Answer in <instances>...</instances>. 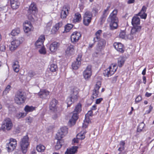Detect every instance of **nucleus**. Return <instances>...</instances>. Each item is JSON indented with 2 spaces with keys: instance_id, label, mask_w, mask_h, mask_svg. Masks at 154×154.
I'll return each mask as SVG.
<instances>
[{
  "instance_id": "obj_1",
  "label": "nucleus",
  "mask_w": 154,
  "mask_h": 154,
  "mask_svg": "<svg viewBox=\"0 0 154 154\" xmlns=\"http://www.w3.org/2000/svg\"><path fill=\"white\" fill-rule=\"evenodd\" d=\"M79 90L76 87L73 88L71 91V97H68L66 100L67 106L69 107L74 102L77 100L79 96Z\"/></svg>"
},
{
  "instance_id": "obj_2",
  "label": "nucleus",
  "mask_w": 154,
  "mask_h": 154,
  "mask_svg": "<svg viewBox=\"0 0 154 154\" xmlns=\"http://www.w3.org/2000/svg\"><path fill=\"white\" fill-rule=\"evenodd\" d=\"M117 13V10H114L109 17L108 19L110 21V27L111 29H116L118 26V20L116 16Z\"/></svg>"
},
{
  "instance_id": "obj_3",
  "label": "nucleus",
  "mask_w": 154,
  "mask_h": 154,
  "mask_svg": "<svg viewBox=\"0 0 154 154\" xmlns=\"http://www.w3.org/2000/svg\"><path fill=\"white\" fill-rule=\"evenodd\" d=\"M81 105L80 103H79L75 106V109L73 112L72 118L69 120V122L71 126L75 124L78 118V114L81 111Z\"/></svg>"
},
{
  "instance_id": "obj_4",
  "label": "nucleus",
  "mask_w": 154,
  "mask_h": 154,
  "mask_svg": "<svg viewBox=\"0 0 154 154\" xmlns=\"http://www.w3.org/2000/svg\"><path fill=\"white\" fill-rule=\"evenodd\" d=\"M29 145L30 142L27 135L24 136L21 138L20 142V145L23 153H25L27 152Z\"/></svg>"
},
{
  "instance_id": "obj_5",
  "label": "nucleus",
  "mask_w": 154,
  "mask_h": 154,
  "mask_svg": "<svg viewBox=\"0 0 154 154\" xmlns=\"http://www.w3.org/2000/svg\"><path fill=\"white\" fill-rule=\"evenodd\" d=\"M24 39L23 38L20 37L13 40L11 42V46L10 47V51H14L16 50L20 45L23 42Z\"/></svg>"
},
{
  "instance_id": "obj_6",
  "label": "nucleus",
  "mask_w": 154,
  "mask_h": 154,
  "mask_svg": "<svg viewBox=\"0 0 154 154\" xmlns=\"http://www.w3.org/2000/svg\"><path fill=\"white\" fill-rule=\"evenodd\" d=\"M26 100V97L22 92H17L15 95V102L17 104L20 105L24 103Z\"/></svg>"
},
{
  "instance_id": "obj_7",
  "label": "nucleus",
  "mask_w": 154,
  "mask_h": 154,
  "mask_svg": "<svg viewBox=\"0 0 154 154\" xmlns=\"http://www.w3.org/2000/svg\"><path fill=\"white\" fill-rule=\"evenodd\" d=\"M17 146L16 140L13 138H10L9 140V142L6 144V148L8 151L10 152L15 149Z\"/></svg>"
},
{
  "instance_id": "obj_8",
  "label": "nucleus",
  "mask_w": 154,
  "mask_h": 154,
  "mask_svg": "<svg viewBox=\"0 0 154 154\" xmlns=\"http://www.w3.org/2000/svg\"><path fill=\"white\" fill-rule=\"evenodd\" d=\"M93 15L90 11H87L84 13L83 16V23L86 26H88L91 22Z\"/></svg>"
},
{
  "instance_id": "obj_9",
  "label": "nucleus",
  "mask_w": 154,
  "mask_h": 154,
  "mask_svg": "<svg viewBox=\"0 0 154 154\" xmlns=\"http://www.w3.org/2000/svg\"><path fill=\"white\" fill-rule=\"evenodd\" d=\"M13 125L11 119L9 118L5 119L2 125V128L3 130H10L11 129Z\"/></svg>"
},
{
  "instance_id": "obj_10",
  "label": "nucleus",
  "mask_w": 154,
  "mask_h": 154,
  "mask_svg": "<svg viewBox=\"0 0 154 154\" xmlns=\"http://www.w3.org/2000/svg\"><path fill=\"white\" fill-rule=\"evenodd\" d=\"M141 29V27L140 26H133L131 30V34L128 35L129 39H131L134 37L137 36Z\"/></svg>"
},
{
  "instance_id": "obj_11",
  "label": "nucleus",
  "mask_w": 154,
  "mask_h": 154,
  "mask_svg": "<svg viewBox=\"0 0 154 154\" xmlns=\"http://www.w3.org/2000/svg\"><path fill=\"white\" fill-rule=\"evenodd\" d=\"M37 10V9L35 4L34 3H32L28 11V17L29 19L31 20H32V19H34L35 14Z\"/></svg>"
},
{
  "instance_id": "obj_12",
  "label": "nucleus",
  "mask_w": 154,
  "mask_h": 154,
  "mask_svg": "<svg viewBox=\"0 0 154 154\" xmlns=\"http://www.w3.org/2000/svg\"><path fill=\"white\" fill-rule=\"evenodd\" d=\"M116 66L114 64H112L109 68L104 70L103 75L105 77H108L113 74L117 70Z\"/></svg>"
},
{
  "instance_id": "obj_13",
  "label": "nucleus",
  "mask_w": 154,
  "mask_h": 154,
  "mask_svg": "<svg viewBox=\"0 0 154 154\" xmlns=\"http://www.w3.org/2000/svg\"><path fill=\"white\" fill-rule=\"evenodd\" d=\"M23 26L24 31L26 33H28L33 29L32 23L28 21H26L23 23Z\"/></svg>"
},
{
  "instance_id": "obj_14",
  "label": "nucleus",
  "mask_w": 154,
  "mask_h": 154,
  "mask_svg": "<svg viewBox=\"0 0 154 154\" xmlns=\"http://www.w3.org/2000/svg\"><path fill=\"white\" fill-rule=\"evenodd\" d=\"M68 128L66 127L61 128L56 134V138L58 139H61L63 137L68 133Z\"/></svg>"
},
{
  "instance_id": "obj_15",
  "label": "nucleus",
  "mask_w": 154,
  "mask_h": 154,
  "mask_svg": "<svg viewBox=\"0 0 154 154\" xmlns=\"http://www.w3.org/2000/svg\"><path fill=\"white\" fill-rule=\"evenodd\" d=\"M82 57L81 54H79L76 58V61L72 63V66L73 69L76 70L79 68L81 63Z\"/></svg>"
},
{
  "instance_id": "obj_16",
  "label": "nucleus",
  "mask_w": 154,
  "mask_h": 154,
  "mask_svg": "<svg viewBox=\"0 0 154 154\" xmlns=\"http://www.w3.org/2000/svg\"><path fill=\"white\" fill-rule=\"evenodd\" d=\"M81 37V35L80 32L77 31L73 32L71 36V42L73 43H75L79 40Z\"/></svg>"
},
{
  "instance_id": "obj_17",
  "label": "nucleus",
  "mask_w": 154,
  "mask_h": 154,
  "mask_svg": "<svg viewBox=\"0 0 154 154\" xmlns=\"http://www.w3.org/2000/svg\"><path fill=\"white\" fill-rule=\"evenodd\" d=\"M92 75L91 67V66H88L83 72V76L86 80L90 79Z\"/></svg>"
},
{
  "instance_id": "obj_18",
  "label": "nucleus",
  "mask_w": 154,
  "mask_h": 154,
  "mask_svg": "<svg viewBox=\"0 0 154 154\" xmlns=\"http://www.w3.org/2000/svg\"><path fill=\"white\" fill-rule=\"evenodd\" d=\"M45 39V36L43 35H40L35 43V47L37 48H40L43 46V43Z\"/></svg>"
},
{
  "instance_id": "obj_19",
  "label": "nucleus",
  "mask_w": 154,
  "mask_h": 154,
  "mask_svg": "<svg viewBox=\"0 0 154 154\" xmlns=\"http://www.w3.org/2000/svg\"><path fill=\"white\" fill-rule=\"evenodd\" d=\"M70 7L68 5H64L61 12V17L62 18H66L69 14Z\"/></svg>"
},
{
  "instance_id": "obj_20",
  "label": "nucleus",
  "mask_w": 154,
  "mask_h": 154,
  "mask_svg": "<svg viewBox=\"0 0 154 154\" xmlns=\"http://www.w3.org/2000/svg\"><path fill=\"white\" fill-rule=\"evenodd\" d=\"M60 46V44L57 42H54L50 45V50L52 52H54L57 51Z\"/></svg>"
},
{
  "instance_id": "obj_21",
  "label": "nucleus",
  "mask_w": 154,
  "mask_h": 154,
  "mask_svg": "<svg viewBox=\"0 0 154 154\" xmlns=\"http://www.w3.org/2000/svg\"><path fill=\"white\" fill-rule=\"evenodd\" d=\"M113 45L115 48L118 51L121 53H123L124 51V46L121 43L115 42Z\"/></svg>"
},
{
  "instance_id": "obj_22",
  "label": "nucleus",
  "mask_w": 154,
  "mask_h": 154,
  "mask_svg": "<svg viewBox=\"0 0 154 154\" xmlns=\"http://www.w3.org/2000/svg\"><path fill=\"white\" fill-rule=\"evenodd\" d=\"M50 92L46 90H42L38 92V95L41 98H45L49 95Z\"/></svg>"
},
{
  "instance_id": "obj_23",
  "label": "nucleus",
  "mask_w": 154,
  "mask_h": 154,
  "mask_svg": "<svg viewBox=\"0 0 154 154\" xmlns=\"http://www.w3.org/2000/svg\"><path fill=\"white\" fill-rule=\"evenodd\" d=\"M81 14L77 12L74 15L72 20V22L75 23H79L81 21Z\"/></svg>"
},
{
  "instance_id": "obj_24",
  "label": "nucleus",
  "mask_w": 154,
  "mask_h": 154,
  "mask_svg": "<svg viewBox=\"0 0 154 154\" xmlns=\"http://www.w3.org/2000/svg\"><path fill=\"white\" fill-rule=\"evenodd\" d=\"M75 51L74 46L72 45H69L66 51V53L67 55H71L74 53Z\"/></svg>"
},
{
  "instance_id": "obj_25",
  "label": "nucleus",
  "mask_w": 154,
  "mask_h": 154,
  "mask_svg": "<svg viewBox=\"0 0 154 154\" xmlns=\"http://www.w3.org/2000/svg\"><path fill=\"white\" fill-rule=\"evenodd\" d=\"M78 148V146H73L71 148L67 149L65 154H75L77 152Z\"/></svg>"
},
{
  "instance_id": "obj_26",
  "label": "nucleus",
  "mask_w": 154,
  "mask_h": 154,
  "mask_svg": "<svg viewBox=\"0 0 154 154\" xmlns=\"http://www.w3.org/2000/svg\"><path fill=\"white\" fill-rule=\"evenodd\" d=\"M10 2L11 6L13 9H16L18 8L20 5L18 0H10Z\"/></svg>"
},
{
  "instance_id": "obj_27",
  "label": "nucleus",
  "mask_w": 154,
  "mask_h": 154,
  "mask_svg": "<svg viewBox=\"0 0 154 154\" xmlns=\"http://www.w3.org/2000/svg\"><path fill=\"white\" fill-rule=\"evenodd\" d=\"M146 9V8L145 6H143L140 12L138 14L142 19H145L146 18L147 14L145 13Z\"/></svg>"
},
{
  "instance_id": "obj_28",
  "label": "nucleus",
  "mask_w": 154,
  "mask_h": 154,
  "mask_svg": "<svg viewBox=\"0 0 154 154\" xmlns=\"http://www.w3.org/2000/svg\"><path fill=\"white\" fill-rule=\"evenodd\" d=\"M57 101L55 99H53L49 105V108L51 110L54 111L57 108Z\"/></svg>"
},
{
  "instance_id": "obj_29",
  "label": "nucleus",
  "mask_w": 154,
  "mask_h": 154,
  "mask_svg": "<svg viewBox=\"0 0 154 154\" xmlns=\"http://www.w3.org/2000/svg\"><path fill=\"white\" fill-rule=\"evenodd\" d=\"M132 24L133 26H139L140 24V19L137 16H134L132 20Z\"/></svg>"
},
{
  "instance_id": "obj_30",
  "label": "nucleus",
  "mask_w": 154,
  "mask_h": 154,
  "mask_svg": "<svg viewBox=\"0 0 154 154\" xmlns=\"http://www.w3.org/2000/svg\"><path fill=\"white\" fill-rule=\"evenodd\" d=\"M36 107L32 106H29L27 105L25 106L24 108V110L26 112L25 113L27 114L29 112H32L34 111L35 110Z\"/></svg>"
},
{
  "instance_id": "obj_31",
  "label": "nucleus",
  "mask_w": 154,
  "mask_h": 154,
  "mask_svg": "<svg viewBox=\"0 0 154 154\" xmlns=\"http://www.w3.org/2000/svg\"><path fill=\"white\" fill-rule=\"evenodd\" d=\"M106 44V41L103 39L99 40L98 44L97 46V49L100 50L103 47H104Z\"/></svg>"
},
{
  "instance_id": "obj_32",
  "label": "nucleus",
  "mask_w": 154,
  "mask_h": 154,
  "mask_svg": "<svg viewBox=\"0 0 154 154\" xmlns=\"http://www.w3.org/2000/svg\"><path fill=\"white\" fill-rule=\"evenodd\" d=\"M62 25V24L61 23H59L56 24L52 28L51 30V33L53 34L55 33L58 30L59 28Z\"/></svg>"
},
{
  "instance_id": "obj_33",
  "label": "nucleus",
  "mask_w": 154,
  "mask_h": 154,
  "mask_svg": "<svg viewBox=\"0 0 154 154\" xmlns=\"http://www.w3.org/2000/svg\"><path fill=\"white\" fill-rule=\"evenodd\" d=\"M19 67L20 66L18 61H15L13 62V68L14 71L16 72H18L19 71Z\"/></svg>"
},
{
  "instance_id": "obj_34",
  "label": "nucleus",
  "mask_w": 154,
  "mask_h": 154,
  "mask_svg": "<svg viewBox=\"0 0 154 154\" xmlns=\"http://www.w3.org/2000/svg\"><path fill=\"white\" fill-rule=\"evenodd\" d=\"M57 141L56 144L55 146V148L56 149H60L63 144L64 142V140L63 139H57Z\"/></svg>"
},
{
  "instance_id": "obj_35",
  "label": "nucleus",
  "mask_w": 154,
  "mask_h": 154,
  "mask_svg": "<svg viewBox=\"0 0 154 154\" xmlns=\"http://www.w3.org/2000/svg\"><path fill=\"white\" fill-rule=\"evenodd\" d=\"M125 60L124 57H120L118 59V65L119 67H121L124 65Z\"/></svg>"
},
{
  "instance_id": "obj_36",
  "label": "nucleus",
  "mask_w": 154,
  "mask_h": 154,
  "mask_svg": "<svg viewBox=\"0 0 154 154\" xmlns=\"http://www.w3.org/2000/svg\"><path fill=\"white\" fill-rule=\"evenodd\" d=\"M86 132V131L85 130L81 131L80 133H79L77 135V138L80 140H82L84 139L85 137V134Z\"/></svg>"
},
{
  "instance_id": "obj_37",
  "label": "nucleus",
  "mask_w": 154,
  "mask_h": 154,
  "mask_svg": "<svg viewBox=\"0 0 154 154\" xmlns=\"http://www.w3.org/2000/svg\"><path fill=\"white\" fill-rule=\"evenodd\" d=\"M102 33V31L101 30H98L95 33L96 37L94 38V41L96 42L98 41L100 39V36Z\"/></svg>"
},
{
  "instance_id": "obj_38",
  "label": "nucleus",
  "mask_w": 154,
  "mask_h": 154,
  "mask_svg": "<svg viewBox=\"0 0 154 154\" xmlns=\"http://www.w3.org/2000/svg\"><path fill=\"white\" fill-rule=\"evenodd\" d=\"M36 150L40 152H43L45 149V146L42 144L38 145L36 147Z\"/></svg>"
},
{
  "instance_id": "obj_39",
  "label": "nucleus",
  "mask_w": 154,
  "mask_h": 154,
  "mask_svg": "<svg viewBox=\"0 0 154 154\" xmlns=\"http://www.w3.org/2000/svg\"><path fill=\"white\" fill-rule=\"evenodd\" d=\"M20 29L19 28H17L13 29L11 32V34L12 36L17 35L20 32Z\"/></svg>"
},
{
  "instance_id": "obj_40",
  "label": "nucleus",
  "mask_w": 154,
  "mask_h": 154,
  "mask_svg": "<svg viewBox=\"0 0 154 154\" xmlns=\"http://www.w3.org/2000/svg\"><path fill=\"white\" fill-rule=\"evenodd\" d=\"M28 75L31 78H36L39 77V75L33 71L29 72L28 73Z\"/></svg>"
},
{
  "instance_id": "obj_41",
  "label": "nucleus",
  "mask_w": 154,
  "mask_h": 154,
  "mask_svg": "<svg viewBox=\"0 0 154 154\" xmlns=\"http://www.w3.org/2000/svg\"><path fill=\"white\" fill-rule=\"evenodd\" d=\"M49 69L50 71L52 72L56 71L57 69V66L55 63H52L50 66Z\"/></svg>"
},
{
  "instance_id": "obj_42",
  "label": "nucleus",
  "mask_w": 154,
  "mask_h": 154,
  "mask_svg": "<svg viewBox=\"0 0 154 154\" xmlns=\"http://www.w3.org/2000/svg\"><path fill=\"white\" fill-rule=\"evenodd\" d=\"M119 37L120 38L122 39H126L127 38L129 39L128 38V35H126L124 31H121L119 34Z\"/></svg>"
},
{
  "instance_id": "obj_43",
  "label": "nucleus",
  "mask_w": 154,
  "mask_h": 154,
  "mask_svg": "<svg viewBox=\"0 0 154 154\" xmlns=\"http://www.w3.org/2000/svg\"><path fill=\"white\" fill-rule=\"evenodd\" d=\"M125 143L124 141H121L119 143V146H120L119 147V148L118 149V150L119 151H122L123 150H124L125 149Z\"/></svg>"
},
{
  "instance_id": "obj_44",
  "label": "nucleus",
  "mask_w": 154,
  "mask_h": 154,
  "mask_svg": "<svg viewBox=\"0 0 154 154\" xmlns=\"http://www.w3.org/2000/svg\"><path fill=\"white\" fill-rule=\"evenodd\" d=\"M26 115V113L25 112H20L17 113L16 116L18 119L23 118Z\"/></svg>"
},
{
  "instance_id": "obj_45",
  "label": "nucleus",
  "mask_w": 154,
  "mask_h": 154,
  "mask_svg": "<svg viewBox=\"0 0 154 154\" xmlns=\"http://www.w3.org/2000/svg\"><path fill=\"white\" fill-rule=\"evenodd\" d=\"M11 88V85H8L6 87L5 90L3 91V94H6L9 93Z\"/></svg>"
},
{
  "instance_id": "obj_46",
  "label": "nucleus",
  "mask_w": 154,
  "mask_h": 154,
  "mask_svg": "<svg viewBox=\"0 0 154 154\" xmlns=\"http://www.w3.org/2000/svg\"><path fill=\"white\" fill-rule=\"evenodd\" d=\"M98 90H99L94 88L92 95V97L93 99L96 98L98 97L99 94Z\"/></svg>"
},
{
  "instance_id": "obj_47",
  "label": "nucleus",
  "mask_w": 154,
  "mask_h": 154,
  "mask_svg": "<svg viewBox=\"0 0 154 154\" xmlns=\"http://www.w3.org/2000/svg\"><path fill=\"white\" fill-rule=\"evenodd\" d=\"M73 27V25L70 24H68L65 26V31L68 32L69 31V30L72 28Z\"/></svg>"
},
{
  "instance_id": "obj_48",
  "label": "nucleus",
  "mask_w": 154,
  "mask_h": 154,
  "mask_svg": "<svg viewBox=\"0 0 154 154\" xmlns=\"http://www.w3.org/2000/svg\"><path fill=\"white\" fill-rule=\"evenodd\" d=\"M145 125L142 122L140 123L138 127L137 131L138 132L141 131L144 128Z\"/></svg>"
},
{
  "instance_id": "obj_49",
  "label": "nucleus",
  "mask_w": 154,
  "mask_h": 154,
  "mask_svg": "<svg viewBox=\"0 0 154 154\" xmlns=\"http://www.w3.org/2000/svg\"><path fill=\"white\" fill-rule=\"evenodd\" d=\"M109 6L107 7L106 9L104 10L103 12V17L102 20H104V17H106L107 16V15L109 13L108 10L109 9Z\"/></svg>"
},
{
  "instance_id": "obj_50",
  "label": "nucleus",
  "mask_w": 154,
  "mask_h": 154,
  "mask_svg": "<svg viewBox=\"0 0 154 154\" xmlns=\"http://www.w3.org/2000/svg\"><path fill=\"white\" fill-rule=\"evenodd\" d=\"M40 49L39 50V53L42 54H45L46 53V51L45 47L43 46L41 47Z\"/></svg>"
},
{
  "instance_id": "obj_51",
  "label": "nucleus",
  "mask_w": 154,
  "mask_h": 154,
  "mask_svg": "<svg viewBox=\"0 0 154 154\" xmlns=\"http://www.w3.org/2000/svg\"><path fill=\"white\" fill-rule=\"evenodd\" d=\"M92 113L93 112L92 111H88L87 113L85 115V119L87 120H90L89 117L92 116Z\"/></svg>"
},
{
  "instance_id": "obj_52",
  "label": "nucleus",
  "mask_w": 154,
  "mask_h": 154,
  "mask_svg": "<svg viewBox=\"0 0 154 154\" xmlns=\"http://www.w3.org/2000/svg\"><path fill=\"white\" fill-rule=\"evenodd\" d=\"M90 122V120H87L85 119L84 121V123L83 124L82 127L84 128H86L87 127L88 124Z\"/></svg>"
},
{
  "instance_id": "obj_53",
  "label": "nucleus",
  "mask_w": 154,
  "mask_h": 154,
  "mask_svg": "<svg viewBox=\"0 0 154 154\" xmlns=\"http://www.w3.org/2000/svg\"><path fill=\"white\" fill-rule=\"evenodd\" d=\"M33 121V118L30 116L27 117L26 119V122L28 124H30L32 123Z\"/></svg>"
},
{
  "instance_id": "obj_54",
  "label": "nucleus",
  "mask_w": 154,
  "mask_h": 154,
  "mask_svg": "<svg viewBox=\"0 0 154 154\" xmlns=\"http://www.w3.org/2000/svg\"><path fill=\"white\" fill-rule=\"evenodd\" d=\"M101 85V82L100 81L97 82L96 84L95 85V87L94 88L96 89L99 90L100 88V87Z\"/></svg>"
},
{
  "instance_id": "obj_55",
  "label": "nucleus",
  "mask_w": 154,
  "mask_h": 154,
  "mask_svg": "<svg viewBox=\"0 0 154 154\" xmlns=\"http://www.w3.org/2000/svg\"><path fill=\"white\" fill-rule=\"evenodd\" d=\"M142 97L141 96H138L135 99V102L136 103L139 102L142 100Z\"/></svg>"
},
{
  "instance_id": "obj_56",
  "label": "nucleus",
  "mask_w": 154,
  "mask_h": 154,
  "mask_svg": "<svg viewBox=\"0 0 154 154\" xmlns=\"http://www.w3.org/2000/svg\"><path fill=\"white\" fill-rule=\"evenodd\" d=\"M7 107L10 111H12L14 109V108L12 105H10L9 106H7Z\"/></svg>"
},
{
  "instance_id": "obj_57",
  "label": "nucleus",
  "mask_w": 154,
  "mask_h": 154,
  "mask_svg": "<svg viewBox=\"0 0 154 154\" xmlns=\"http://www.w3.org/2000/svg\"><path fill=\"white\" fill-rule=\"evenodd\" d=\"M80 139L79 138H78L77 137H76V138H74L73 140L72 143H77L79 142V140Z\"/></svg>"
},
{
  "instance_id": "obj_58",
  "label": "nucleus",
  "mask_w": 154,
  "mask_h": 154,
  "mask_svg": "<svg viewBox=\"0 0 154 154\" xmlns=\"http://www.w3.org/2000/svg\"><path fill=\"white\" fill-rule=\"evenodd\" d=\"M5 50V46L4 45H2L0 47V50L1 51H4Z\"/></svg>"
},
{
  "instance_id": "obj_59",
  "label": "nucleus",
  "mask_w": 154,
  "mask_h": 154,
  "mask_svg": "<svg viewBox=\"0 0 154 154\" xmlns=\"http://www.w3.org/2000/svg\"><path fill=\"white\" fill-rule=\"evenodd\" d=\"M102 100L103 99L102 98L97 99L96 101V103L97 104L100 103L102 101Z\"/></svg>"
},
{
  "instance_id": "obj_60",
  "label": "nucleus",
  "mask_w": 154,
  "mask_h": 154,
  "mask_svg": "<svg viewBox=\"0 0 154 154\" xmlns=\"http://www.w3.org/2000/svg\"><path fill=\"white\" fill-rule=\"evenodd\" d=\"M5 8L6 7L5 6H2L1 5H0V11L4 10Z\"/></svg>"
},
{
  "instance_id": "obj_61",
  "label": "nucleus",
  "mask_w": 154,
  "mask_h": 154,
  "mask_svg": "<svg viewBox=\"0 0 154 154\" xmlns=\"http://www.w3.org/2000/svg\"><path fill=\"white\" fill-rule=\"evenodd\" d=\"M152 107L151 105H150L149 106V110L147 111L146 112V113H149L152 110Z\"/></svg>"
},
{
  "instance_id": "obj_62",
  "label": "nucleus",
  "mask_w": 154,
  "mask_h": 154,
  "mask_svg": "<svg viewBox=\"0 0 154 154\" xmlns=\"http://www.w3.org/2000/svg\"><path fill=\"white\" fill-rule=\"evenodd\" d=\"M98 9L97 8H94L93 9V10L92 11L94 13H97L98 12Z\"/></svg>"
},
{
  "instance_id": "obj_63",
  "label": "nucleus",
  "mask_w": 154,
  "mask_h": 154,
  "mask_svg": "<svg viewBox=\"0 0 154 154\" xmlns=\"http://www.w3.org/2000/svg\"><path fill=\"white\" fill-rule=\"evenodd\" d=\"M152 93H149L147 92H146L145 94V96L147 97L150 96L152 95Z\"/></svg>"
},
{
  "instance_id": "obj_64",
  "label": "nucleus",
  "mask_w": 154,
  "mask_h": 154,
  "mask_svg": "<svg viewBox=\"0 0 154 154\" xmlns=\"http://www.w3.org/2000/svg\"><path fill=\"white\" fill-rule=\"evenodd\" d=\"M134 0H128V3L129 4H132L134 3Z\"/></svg>"
}]
</instances>
